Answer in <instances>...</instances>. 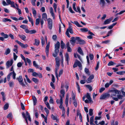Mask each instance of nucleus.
I'll return each mask as SVG.
<instances>
[{
  "label": "nucleus",
  "instance_id": "nucleus-36",
  "mask_svg": "<svg viewBox=\"0 0 125 125\" xmlns=\"http://www.w3.org/2000/svg\"><path fill=\"white\" fill-rule=\"evenodd\" d=\"M9 86L10 87H12L13 86L14 84L13 82L11 81L9 83Z\"/></svg>",
  "mask_w": 125,
  "mask_h": 125
},
{
  "label": "nucleus",
  "instance_id": "nucleus-20",
  "mask_svg": "<svg viewBox=\"0 0 125 125\" xmlns=\"http://www.w3.org/2000/svg\"><path fill=\"white\" fill-rule=\"evenodd\" d=\"M32 99L33 102V104L35 105L37 102V100L36 97L34 95L32 96Z\"/></svg>",
  "mask_w": 125,
  "mask_h": 125
},
{
  "label": "nucleus",
  "instance_id": "nucleus-40",
  "mask_svg": "<svg viewBox=\"0 0 125 125\" xmlns=\"http://www.w3.org/2000/svg\"><path fill=\"white\" fill-rule=\"evenodd\" d=\"M3 21L4 22H6L7 21H9L10 22H11V20L7 18H5L3 20Z\"/></svg>",
  "mask_w": 125,
  "mask_h": 125
},
{
  "label": "nucleus",
  "instance_id": "nucleus-19",
  "mask_svg": "<svg viewBox=\"0 0 125 125\" xmlns=\"http://www.w3.org/2000/svg\"><path fill=\"white\" fill-rule=\"evenodd\" d=\"M69 100V95L67 94L66 95L65 103L66 104V106L67 107Z\"/></svg>",
  "mask_w": 125,
  "mask_h": 125
},
{
  "label": "nucleus",
  "instance_id": "nucleus-18",
  "mask_svg": "<svg viewBox=\"0 0 125 125\" xmlns=\"http://www.w3.org/2000/svg\"><path fill=\"white\" fill-rule=\"evenodd\" d=\"M65 60L67 61V65L69 64V57L68 54L67 53L65 55Z\"/></svg>",
  "mask_w": 125,
  "mask_h": 125
},
{
  "label": "nucleus",
  "instance_id": "nucleus-60",
  "mask_svg": "<svg viewBox=\"0 0 125 125\" xmlns=\"http://www.w3.org/2000/svg\"><path fill=\"white\" fill-rule=\"evenodd\" d=\"M42 38L41 39V43L42 44V46H43L45 44V41L44 40H43V37H42Z\"/></svg>",
  "mask_w": 125,
  "mask_h": 125
},
{
  "label": "nucleus",
  "instance_id": "nucleus-48",
  "mask_svg": "<svg viewBox=\"0 0 125 125\" xmlns=\"http://www.w3.org/2000/svg\"><path fill=\"white\" fill-rule=\"evenodd\" d=\"M10 4L11 5V7L15 8H16V7L15 6L14 2L13 1H12Z\"/></svg>",
  "mask_w": 125,
  "mask_h": 125
},
{
  "label": "nucleus",
  "instance_id": "nucleus-27",
  "mask_svg": "<svg viewBox=\"0 0 125 125\" xmlns=\"http://www.w3.org/2000/svg\"><path fill=\"white\" fill-rule=\"evenodd\" d=\"M18 36L23 41H25V39L26 38V37L25 35H19Z\"/></svg>",
  "mask_w": 125,
  "mask_h": 125
},
{
  "label": "nucleus",
  "instance_id": "nucleus-31",
  "mask_svg": "<svg viewBox=\"0 0 125 125\" xmlns=\"http://www.w3.org/2000/svg\"><path fill=\"white\" fill-rule=\"evenodd\" d=\"M65 45V44L64 43L63 41H61V48L62 49H63Z\"/></svg>",
  "mask_w": 125,
  "mask_h": 125
},
{
  "label": "nucleus",
  "instance_id": "nucleus-55",
  "mask_svg": "<svg viewBox=\"0 0 125 125\" xmlns=\"http://www.w3.org/2000/svg\"><path fill=\"white\" fill-rule=\"evenodd\" d=\"M44 109L45 111L46 112L47 114L48 115L49 113V111L48 109L46 107H45L44 108Z\"/></svg>",
  "mask_w": 125,
  "mask_h": 125
},
{
  "label": "nucleus",
  "instance_id": "nucleus-59",
  "mask_svg": "<svg viewBox=\"0 0 125 125\" xmlns=\"http://www.w3.org/2000/svg\"><path fill=\"white\" fill-rule=\"evenodd\" d=\"M16 9L18 11L19 14V15L21 14V10L18 8V7H17Z\"/></svg>",
  "mask_w": 125,
  "mask_h": 125
},
{
  "label": "nucleus",
  "instance_id": "nucleus-1",
  "mask_svg": "<svg viewBox=\"0 0 125 125\" xmlns=\"http://www.w3.org/2000/svg\"><path fill=\"white\" fill-rule=\"evenodd\" d=\"M55 53L52 54L54 57H56L59 52V49L60 47V43L58 41L57 42L56 44L55 45Z\"/></svg>",
  "mask_w": 125,
  "mask_h": 125
},
{
  "label": "nucleus",
  "instance_id": "nucleus-41",
  "mask_svg": "<svg viewBox=\"0 0 125 125\" xmlns=\"http://www.w3.org/2000/svg\"><path fill=\"white\" fill-rule=\"evenodd\" d=\"M35 45L37 46L40 43V41L39 40L35 39Z\"/></svg>",
  "mask_w": 125,
  "mask_h": 125
},
{
  "label": "nucleus",
  "instance_id": "nucleus-9",
  "mask_svg": "<svg viewBox=\"0 0 125 125\" xmlns=\"http://www.w3.org/2000/svg\"><path fill=\"white\" fill-rule=\"evenodd\" d=\"M48 23V27L49 29L51 30L52 27V19L49 18L47 20Z\"/></svg>",
  "mask_w": 125,
  "mask_h": 125
},
{
  "label": "nucleus",
  "instance_id": "nucleus-16",
  "mask_svg": "<svg viewBox=\"0 0 125 125\" xmlns=\"http://www.w3.org/2000/svg\"><path fill=\"white\" fill-rule=\"evenodd\" d=\"M50 12L52 16L53 17V19H54L55 18V16L53 13V9L52 7L50 8Z\"/></svg>",
  "mask_w": 125,
  "mask_h": 125
},
{
  "label": "nucleus",
  "instance_id": "nucleus-57",
  "mask_svg": "<svg viewBox=\"0 0 125 125\" xmlns=\"http://www.w3.org/2000/svg\"><path fill=\"white\" fill-rule=\"evenodd\" d=\"M90 59L91 60H92L94 58V55L92 54H90L89 55Z\"/></svg>",
  "mask_w": 125,
  "mask_h": 125
},
{
  "label": "nucleus",
  "instance_id": "nucleus-21",
  "mask_svg": "<svg viewBox=\"0 0 125 125\" xmlns=\"http://www.w3.org/2000/svg\"><path fill=\"white\" fill-rule=\"evenodd\" d=\"M77 51L78 52L82 55H83V51L80 47H78Z\"/></svg>",
  "mask_w": 125,
  "mask_h": 125
},
{
  "label": "nucleus",
  "instance_id": "nucleus-17",
  "mask_svg": "<svg viewBox=\"0 0 125 125\" xmlns=\"http://www.w3.org/2000/svg\"><path fill=\"white\" fill-rule=\"evenodd\" d=\"M59 66H56L55 68V75L56 77L57 78V80L58 79V70L59 69Z\"/></svg>",
  "mask_w": 125,
  "mask_h": 125
},
{
  "label": "nucleus",
  "instance_id": "nucleus-28",
  "mask_svg": "<svg viewBox=\"0 0 125 125\" xmlns=\"http://www.w3.org/2000/svg\"><path fill=\"white\" fill-rule=\"evenodd\" d=\"M85 72L88 75H90V73L89 72V70L88 69H87L86 68H85L84 70Z\"/></svg>",
  "mask_w": 125,
  "mask_h": 125
},
{
  "label": "nucleus",
  "instance_id": "nucleus-38",
  "mask_svg": "<svg viewBox=\"0 0 125 125\" xmlns=\"http://www.w3.org/2000/svg\"><path fill=\"white\" fill-rule=\"evenodd\" d=\"M116 63L114 62H113L111 61L109 62L108 64V65L109 66L113 65H114Z\"/></svg>",
  "mask_w": 125,
  "mask_h": 125
},
{
  "label": "nucleus",
  "instance_id": "nucleus-26",
  "mask_svg": "<svg viewBox=\"0 0 125 125\" xmlns=\"http://www.w3.org/2000/svg\"><path fill=\"white\" fill-rule=\"evenodd\" d=\"M72 23L75 24L78 27H82V26L77 21H74L73 22H72Z\"/></svg>",
  "mask_w": 125,
  "mask_h": 125
},
{
  "label": "nucleus",
  "instance_id": "nucleus-39",
  "mask_svg": "<svg viewBox=\"0 0 125 125\" xmlns=\"http://www.w3.org/2000/svg\"><path fill=\"white\" fill-rule=\"evenodd\" d=\"M40 22V19L39 18L36 19L35 24L36 25H38Z\"/></svg>",
  "mask_w": 125,
  "mask_h": 125
},
{
  "label": "nucleus",
  "instance_id": "nucleus-3",
  "mask_svg": "<svg viewBox=\"0 0 125 125\" xmlns=\"http://www.w3.org/2000/svg\"><path fill=\"white\" fill-rule=\"evenodd\" d=\"M69 31L71 34H73V33L72 27L70 26H69L68 28L67 29L66 32V34L67 36L69 38H70V36L69 33Z\"/></svg>",
  "mask_w": 125,
  "mask_h": 125
},
{
  "label": "nucleus",
  "instance_id": "nucleus-42",
  "mask_svg": "<svg viewBox=\"0 0 125 125\" xmlns=\"http://www.w3.org/2000/svg\"><path fill=\"white\" fill-rule=\"evenodd\" d=\"M80 30L82 32H87L88 31V29L86 28H81Z\"/></svg>",
  "mask_w": 125,
  "mask_h": 125
},
{
  "label": "nucleus",
  "instance_id": "nucleus-37",
  "mask_svg": "<svg viewBox=\"0 0 125 125\" xmlns=\"http://www.w3.org/2000/svg\"><path fill=\"white\" fill-rule=\"evenodd\" d=\"M20 27L24 29H26L28 28V27L26 25H22L20 26Z\"/></svg>",
  "mask_w": 125,
  "mask_h": 125
},
{
  "label": "nucleus",
  "instance_id": "nucleus-15",
  "mask_svg": "<svg viewBox=\"0 0 125 125\" xmlns=\"http://www.w3.org/2000/svg\"><path fill=\"white\" fill-rule=\"evenodd\" d=\"M86 97L89 100L90 103H93V102L91 98L90 97V96L89 93H87V94L86 96Z\"/></svg>",
  "mask_w": 125,
  "mask_h": 125
},
{
  "label": "nucleus",
  "instance_id": "nucleus-58",
  "mask_svg": "<svg viewBox=\"0 0 125 125\" xmlns=\"http://www.w3.org/2000/svg\"><path fill=\"white\" fill-rule=\"evenodd\" d=\"M63 72V70L62 69H61L60 70L59 72V76L60 77V76L62 74Z\"/></svg>",
  "mask_w": 125,
  "mask_h": 125
},
{
  "label": "nucleus",
  "instance_id": "nucleus-8",
  "mask_svg": "<svg viewBox=\"0 0 125 125\" xmlns=\"http://www.w3.org/2000/svg\"><path fill=\"white\" fill-rule=\"evenodd\" d=\"M77 38H78V37H76L75 38L73 37H72L71 38V40L70 41V42L71 44L73 46L74 45L76 42V41H77Z\"/></svg>",
  "mask_w": 125,
  "mask_h": 125
},
{
  "label": "nucleus",
  "instance_id": "nucleus-22",
  "mask_svg": "<svg viewBox=\"0 0 125 125\" xmlns=\"http://www.w3.org/2000/svg\"><path fill=\"white\" fill-rule=\"evenodd\" d=\"M112 19L110 18L106 20L104 22V24H106L110 23Z\"/></svg>",
  "mask_w": 125,
  "mask_h": 125
},
{
  "label": "nucleus",
  "instance_id": "nucleus-13",
  "mask_svg": "<svg viewBox=\"0 0 125 125\" xmlns=\"http://www.w3.org/2000/svg\"><path fill=\"white\" fill-rule=\"evenodd\" d=\"M94 76L93 74H92L90 75L87 79V83H90L91 82V80L94 78Z\"/></svg>",
  "mask_w": 125,
  "mask_h": 125
},
{
  "label": "nucleus",
  "instance_id": "nucleus-5",
  "mask_svg": "<svg viewBox=\"0 0 125 125\" xmlns=\"http://www.w3.org/2000/svg\"><path fill=\"white\" fill-rule=\"evenodd\" d=\"M16 79L18 80L20 84L22 86H25V84L23 82V79L21 76H20L18 78H17Z\"/></svg>",
  "mask_w": 125,
  "mask_h": 125
},
{
  "label": "nucleus",
  "instance_id": "nucleus-44",
  "mask_svg": "<svg viewBox=\"0 0 125 125\" xmlns=\"http://www.w3.org/2000/svg\"><path fill=\"white\" fill-rule=\"evenodd\" d=\"M124 71H120L117 72L116 73L120 75H123L125 74Z\"/></svg>",
  "mask_w": 125,
  "mask_h": 125
},
{
  "label": "nucleus",
  "instance_id": "nucleus-50",
  "mask_svg": "<svg viewBox=\"0 0 125 125\" xmlns=\"http://www.w3.org/2000/svg\"><path fill=\"white\" fill-rule=\"evenodd\" d=\"M12 115L11 113H10L7 116V118H10L12 117Z\"/></svg>",
  "mask_w": 125,
  "mask_h": 125
},
{
  "label": "nucleus",
  "instance_id": "nucleus-64",
  "mask_svg": "<svg viewBox=\"0 0 125 125\" xmlns=\"http://www.w3.org/2000/svg\"><path fill=\"white\" fill-rule=\"evenodd\" d=\"M105 88H101L99 90V92L102 93L105 90Z\"/></svg>",
  "mask_w": 125,
  "mask_h": 125
},
{
  "label": "nucleus",
  "instance_id": "nucleus-14",
  "mask_svg": "<svg viewBox=\"0 0 125 125\" xmlns=\"http://www.w3.org/2000/svg\"><path fill=\"white\" fill-rule=\"evenodd\" d=\"M66 47L67 48V51L68 52H71L72 51V49L70 46L69 43L68 42L66 44Z\"/></svg>",
  "mask_w": 125,
  "mask_h": 125
},
{
  "label": "nucleus",
  "instance_id": "nucleus-7",
  "mask_svg": "<svg viewBox=\"0 0 125 125\" xmlns=\"http://www.w3.org/2000/svg\"><path fill=\"white\" fill-rule=\"evenodd\" d=\"M110 96V95L108 94H105L102 95L100 98V100L104 99H105L109 98Z\"/></svg>",
  "mask_w": 125,
  "mask_h": 125
},
{
  "label": "nucleus",
  "instance_id": "nucleus-24",
  "mask_svg": "<svg viewBox=\"0 0 125 125\" xmlns=\"http://www.w3.org/2000/svg\"><path fill=\"white\" fill-rule=\"evenodd\" d=\"M42 18L45 21L46 19H47V16L46 13H44L42 14Z\"/></svg>",
  "mask_w": 125,
  "mask_h": 125
},
{
  "label": "nucleus",
  "instance_id": "nucleus-10",
  "mask_svg": "<svg viewBox=\"0 0 125 125\" xmlns=\"http://www.w3.org/2000/svg\"><path fill=\"white\" fill-rule=\"evenodd\" d=\"M50 43L49 42L46 45L45 48V52L47 57H48L49 49L50 46Z\"/></svg>",
  "mask_w": 125,
  "mask_h": 125
},
{
  "label": "nucleus",
  "instance_id": "nucleus-25",
  "mask_svg": "<svg viewBox=\"0 0 125 125\" xmlns=\"http://www.w3.org/2000/svg\"><path fill=\"white\" fill-rule=\"evenodd\" d=\"M60 92L61 94V96L63 98L64 96V94H65L64 90L63 89L61 90L60 91ZM60 96L61 95H60Z\"/></svg>",
  "mask_w": 125,
  "mask_h": 125
},
{
  "label": "nucleus",
  "instance_id": "nucleus-51",
  "mask_svg": "<svg viewBox=\"0 0 125 125\" xmlns=\"http://www.w3.org/2000/svg\"><path fill=\"white\" fill-rule=\"evenodd\" d=\"M28 45L27 44H24L23 43H22L21 46L24 48H25L28 47Z\"/></svg>",
  "mask_w": 125,
  "mask_h": 125
},
{
  "label": "nucleus",
  "instance_id": "nucleus-43",
  "mask_svg": "<svg viewBox=\"0 0 125 125\" xmlns=\"http://www.w3.org/2000/svg\"><path fill=\"white\" fill-rule=\"evenodd\" d=\"M45 103L46 105V106L47 108L49 109H51V108L50 105H49V103L48 102H45Z\"/></svg>",
  "mask_w": 125,
  "mask_h": 125
},
{
  "label": "nucleus",
  "instance_id": "nucleus-53",
  "mask_svg": "<svg viewBox=\"0 0 125 125\" xmlns=\"http://www.w3.org/2000/svg\"><path fill=\"white\" fill-rule=\"evenodd\" d=\"M32 10L33 11V14L34 16H36V11L34 9H33Z\"/></svg>",
  "mask_w": 125,
  "mask_h": 125
},
{
  "label": "nucleus",
  "instance_id": "nucleus-32",
  "mask_svg": "<svg viewBox=\"0 0 125 125\" xmlns=\"http://www.w3.org/2000/svg\"><path fill=\"white\" fill-rule=\"evenodd\" d=\"M10 49L8 48L4 54L6 55H7L9 54L10 52Z\"/></svg>",
  "mask_w": 125,
  "mask_h": 125
},
{
  "label": "nucleus",
  "instance_id": "nucleus-34",
  "mask_svg": "<svg viewBox=\"0 0 125 125\" xmlns=\"http://www.w3.org/2000/svg\"><path fill=\"white\" fill-rule=\"evenodd\" d=\"M75 5L76 3L75 2L73 3V8L75 11L76 12H78V11L76 8Z\"/></svg>",
  "mask_w": 125,
  "mask_h": 125
},
{
  "label": "nucleus",
  "instance_id": "nucleus-52",
  "mask_svg": "<svg viewBox=\"0 0 125 125\" xmlns=\"http://www.w3.org/2000/svg\"><path fill=\"white\" fill-rule=\"evenodd\" d=\"M118 99H122L123 96L121 95H117L116 96Z\"/></svg>",
  "mask_w": 125,
  "mask_h": 125
},
{
  "label": "nucleus",
  "instance_id": "nucleus-4",
  "mask_svg": "<svg viewBox=\"0 0 125 125\" xmlns=\"http://www.w3.org/2000/svg\"><path fill=\"white\" fill-rule=\"evenodd\" d=\"M111 92H112L111 95V97H113V96H117L116 94H119L120 92L116 89H115L113 90H112Z\"/></svg>",
  "mask_w": 125,
  "mask_h": 125
},
{
  "label": "nucleus",
  "instance_id": "nucleus-54",
  "mask_svg": "<svg viewBox=\"0 0 125 125\" xmlns=\"http://www.w3.org/2000/svg\"><path fill=\"white\" fill-rule=\"evenodd\" d=\"M13 58L14 60H16L18 57L15 53H13Z\"/></svg>",
  "mask_w": 125,
  "mask_h": 125
},
{
  "label": "nucleus",
  "instance_id": "nucleus-23",
  "mask_svg": "<svg viewBox=\"0 0 125 125\" xmlns=\"http://www.w3.org/2000/svg\"><path fill=\"white\" fill-rule=\"evenodd\" d=\"M62 100L61 96H60V105L59 106V107L60 109H62Z\"/></svg>",
  "mask_w": 125,
  "mask_h": 125
},
{
  "label": "nucleus",
  "instance_id": "nucleus-35",
  "mask_svg": "<svg viewBox=\"0 0 125 125\" xmlns=\"http://www.w3.org/2000/svg\"><path fill=\"white\" fill-rule=\"evenodd\" d=\"M28 17L29 19V21L30 22H31L32 25H33V22L32 19V18H31L29 16H28Z\"/></svg>",
  "mask_w": 125,
  "mask_h": 125
},
{
  "label": "nucleus",
  "instance_id": "nucleus-12",
  "mask_svg": "<svg viewBox=\"0 0 125 125\" xmlns=\"http://www.w3.org/2000/svg\"><path fill=\"white\" fill-rule=\"evenodd\" d=\"M33 65L36 68H37L41 70H42V68L41 67H40L39 65L37 64L35 61H33Z\"/></svg>",
  "mask_w": 125,
  "mask_h": 125
},
{
  "label": "nucleus",
  "instance_id": "nucleus-30",
  "mask_svg": "<svg viewBox=\"0 0 125 125\" xmlns=\"http://www.w3.org/2000/svg\"><path fill=\"white\" fill-rule=\"evenodd\" d=\"M32 80L35 83H37L39 82V80L36 78H33L32 79Z\"/></svg>",
  "mask_w": 125,
  "mask_h": 125
},
{
  "label": "nucleus",
  "instance_id": "nucleus-62",
  "mask_svg": "<svg viewBox=\"0 0 125 125\" xmlns=\"http://www.w3.org/2000/svg\"><path fill=\"white\" fill-rule=\"evenodd\" d=\"M21 109L23 110H24L25 109L24 106L22 103H21Z\"/></svg>",
  "mask_w": 125,
  "mask_h": 125
},
{
  "label": "nucleus",
  "instance_id": "nucleus-45",
  "mask_svg": "<svg viewBox=\"0 0 125 125\" xmlns=\"http://www.w3.org/2000/svg\"><path fill=\"white\" fill-rule=\"evenodd\" d=\"M93 114V110L92 109H90L89 110V114L90 116H92Z\"/></svg>",
  "mask_w": 125,
  "mask_h": 125
},
{
  "label": "nucleus",
  "instance_id": "nucleus-6",
  "mask_svg": "<svg viewBox=\"0 0 125 125\" xmlns=\"http://www.w3.org/2000/svg\"><path fill=\"white\" fill-rule=\"evenodd\" d=\"M13 61L12 59H11L10 61H7L6 63V68L8 69L9 67H10L12 64Z\"/></svg>",
  "mask_w": 125,
  "mask_h": 125
},
{
  "label": "nucleus",
  "instance_id": "nucleus-46",
  "mask_svg": "<svg viewBox=\"0 0 125 125\" xmlns=\"http://www.w3.org/2000/svg\"><path fill=\"white\" fill-rule=\"evenodd\" d=\"M52 118L53 120H57V117L56 116H54L53 114H52L51 115Z\"/></svg>",
  "mask_w": 125,
  "mask_h": 125
},
{
  "label": "nucleus",
  "instance_id": "nucleus-56",
  "mask_svg": "<svg viewBox=\"0 0 125 125\" xmlns=\"http://www.w3.org/2000/svg\"><path fill=\"white\" fill-rule=\"evenodd\" d=\"M73 103L74 106L76 107L77 105V102L76 100H74Z\"/></svg>",
  "mask_w": 125,
  "mask_h": 125
},
{
  "label": "nucleus",
  "instance_id": "nucleus-11",
  "mask_svg": "<svg viewBox=\"0 0 125 125\" xmlns=\"http://www.w3.org/2000/svg\"><path fill=\"white\" fill-rule=\"evenodd\" d=\"M77 41L80 44H83L85 43V42L84 40H81L79 37L77 38Z\"/></svg>",
  "mask_w": 125,
  "mask_h": 125
},
{
  "label": "nucleus",
  "instance_id": "nucleus-61",
  "mask_svg": "<svg viewBox=\"0 0 125 125\" xmlns=\"http://www.w3.org/2000/svg\"><path fill=\"white\" fill-rule=\"evenodd\" d=\"M49 102L50 103L53 104V100L52 97H50V99L49 100Z\"/></svg>",
  "mask_w": 125,
  "mask_h": 125
},
{
  "label": "nucleus",
  "instance_id": "nucleus-29",
  "mask_svg": "<svg viewBox=\"0 0 125 125\" xmlns=\"http://www.w3.org/2000/svg\"><path fill=\"white\" fill-rule=\"evenodd\" d=\"M9 107V104L8 103H7L4 106L3 108L4 110H6Z\"/></svg>",
  "mask_w": 125,
  "mask_h": 125
},
{
  "label": "nucleus",
  "instance_id": "nucleus-49",
  "mask_svg": "<svg viewBox=\"0 0 125 125\" xmlns=\"http://www.w3.org/2000/svg\"><path fill=\"white\" fill-rule=\"evenodd\" d=\"M30 34H32L33 33H34L36 32V31L35 30H32L30 31Z\"/></svg>",
  "mask_w": 125,
  "mask_h": 125
},
{
  "label": "nucleus",
  "instance_id": "nucleus-47",
  "mask_svg": "<svg viewBox=\"0 0 125 125\" xmlns=\"http://www.w3.org/2000/svg\"><path fill=\"white\" fill-rule=\"evenodd\" d=\"M76 85L79 92L80 93V88L79 85L78 84V82L76 83Z\"/></svg>",
  "mask_w": 125,
  "mask_h": 125
},
{
  "label": "nucleus",
  "instance_id": "nucleus-2",
  "mask_svg": "<svg viewBox=\"0 0 125 125\" xmlns=\"http://www.w3.org/2000/svg\"><path fill=\"white\" fill-rule=\"evenodd\" d=\"M78 66L80 68H82V65L81 63L77 60H75V62L73 65V68H75Z\"/></svg>",
  "mask_w": 125,
  "mask_h": 125
},
{
  "label": "nucleus",
  "instance_id": "nucleus-63",
  "mask_svg": "<svg viewBox=\"0 0 125 125\" xmlns=\"http://www.w3.org/2000/svg\"><path fill=\"white\" fill-rule=\"evenodd\" d=\"M22 65V63L21 62H19L17 64V66L18 67H21Z\"/></svg>",
  "mask_w": 125,
  "mask_h": 125
},
{
  "label": "nucleus",
  "instance_id": "nucleus-33",
  "mask_svg": "<svg viewBox=\"0 0 125 125\" xmlns=\"http://www.w3.org/2000/svg\"><path fill=\"white\" fill-rule=\"evenodd\" d=\"M85 86L88 88L90 91H92V87L89 85H85Z\"/></svg>",
  "mask_w": 125,
  "mask_h": 125
}]
</instances>
